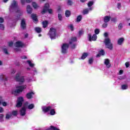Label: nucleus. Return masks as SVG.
Returning a JSON list of instances; mask_svg holds the SVG:
<instances>
[{"instance_id": "nucleus-53", "label": "nucleus", "mask_w": 130, "mask_h": 130, "mask_svg": "<svg viewBox=\"0 0 130 130\" xmlns=\"http://www.w3.org/2000/svg\"><path fill=\"white\" fill-rule=\"evenodd\" d=\"M0 23H4V18L2 17L0 18Z\"/></svg>"}, {"instance_id": "nucleus-26", "label": "nucleus", "mask_w": 130, "mask_h": 130, "mask_svg": "<svg viewBox=\"0 0 130 130\" xmlns=\"http://www.w3.org/2000/svg\"><path fill=\"white\" fill-rule=\"evenodd\" d=\"M128 88V86L127 84H124L121 86V89L122 90H126Z\"/></svg>"}, {"instance_id": "nucleus-25", "label": "nucleus", "mask_w": 130, "mask_h": 130, "mask_svg": "<svg viewBox=\"0 0 130 130\" xmlns=\"http://www.w3.org/2000/svg\"><path fill=\"white\" fill-rule=\"evenodd\" d=\"M87 56H88V53H84L82 54L81 59H85V58H86V57H87Z\"/></svg>"}, {"instance_id": "nucleus-44", "label": "nucleus", "mask_w": 130, "mask_h": 130, "mask_svg": "<svg viewBox=\"0 0 130 130\" xmlns=\"http://www.w3.org/2000/svg\"><path fill=\"white\" fill-rule=\"evenodd\" d=\"M112 22H114V23H115V22H116L117 21V19H116V18H113L111 19Z\"/></svg>"}, {"instance_id": "nucleus-34", "label": "nucleus", "mask_w": 130, "mask_h": 130, "mask_svg": "<svg viewBox=\"0 0 130 130\" xmlns=\"http://www.w3.org/2000/svg\"><path fill=\"white\" fill-rule=\"evenodd\" d=\"M34 108V104H30L28 106V109H33Z\"/></svg>"}, {"instance_id": "nucleus-30", "label": "nucleus", "mask_w": 130, "mask_h": 130, "mask_svg": "<svg viewBox=\"0 0 130 130\" xmlns=\"http://www.w3.org/2000/svg\"><path fill=\"white\" fill-rule=\"evenodd\" d=\"M92 5H94V2H93V1H90L87 4V6L89 7H92Z\"/></svg>"}, {"instance_id": "nucleus-4", "label": "nucleus", "mask_w": 130, "mask_h": 130, "mask_svg": "<svg viewBox=\"0 0 130 130\" xmlns=\"http://www.w3.org/2000/svg\"><path fill=\"white\" fill-rule=\"evenodd\" d=\"M42 110L44 112H48L50 110V114L54 115L55 114V110L54 109H51V107H42Z\"/></svg>"}, {"instance_id": "nucleus-29", "label": "nucleus", "mask_w": 130, "mask_h": 130, "mask_svg": "<svg viewBox=\"0 0 130 130\" xmlns=\"http://www.w3.org/2000/svg\"><path fill=\"white\" fill-rule=\"evenodd\" d=\"M35 31L37 32V33H40L41 32V28L40 27H36L35 28Z\"/></svg>"}, {"instance_id": "nucleus-62", "label": "nucleus", "mask_w": 130, "mask_h": 130, "mask_svg": "<svg viewBox=\"0 0 130 130\" xmlns=\"http://www.w3.org/2000/svg\"><path fill=\"white\" fill-rule=\"evenodd\" d=\"M15 51H19V50H20V49H19V48H16V49H15Z\"/></svg>"}, {"instance_id": "nucleus-37", "label": "nucleus", "mask_w": 130, "mask_h": 130, "mask_svg": "<svg viewBox=\"0 0 130 130\" xmlns=\"http://www.w3.org/2000/svg\"><path fill=\"white\" fill-rule=\"evenodd\" d=\"M58 18L59 21H62V16H61V14H59L58 15Z\"/></svg>"}, {"instance_id": "nucleus-57", "label": "nucleus", "mask_w": 130, "mask_h": 130, "mask_svg": "<svg viewBox=\"0 0 130 130\" xmlns=\"http://www.w3.org/2000/svg\"><path fill=\"white\" fill-rule=\"evenodd\" d=\"M16 73V70H13L11 72V74H15Z\"/></svg>"}, {"instance_id": "nucleus-54", "label": "nucleus", "mask_w": 130, "mask_h": 130, "mask_svg": "<svg viewBox=\"0 0 130 130\" xmlns=\"http://www.w3.org/2000/svg\"><path fill=\"white\" fill-rule=\"evenodd\" d=\"M0 112H4V109L2 107H0Z\"/></svg>"}, {"instance_id": "nucleus-58", "label": "nucleus", "mask_w": 130, "mask_h": 130, "mask_svg": "<svg viewBox=\"0 0 130 130\" xmlns=\"http://www.w3.org/2000/svg\"><path fill=\"white\" fill-rule=\"evenodd\" d=\"M104 36L105 37H107V36H108V34H107V32H105L104 34Z\"/></svg>"}, {"instance_id": "nucleus-36", "label": "nucleus", "mask_w": 130, "mask_h": 130, "mask_svg": "<svg viewBox=\"0 0 130 130\" xmlns=\"http://www.w3.org/2000/svg\"><path fill=\"white\" fill-rule=\"evenodd\" d=\"M83 34H84V30L81 29L80 30H79V36H82V35H83Z\"/></svg>"}, {"instance_id": "nucleus-63", "label": "nucleus", "mask_w": 130, "mask_h": 130, "mask_svg": "<svg viewBox=\"0 0 130 130\" xmlns=\"http://www.w3.org/2000/svg\"><path fill=\"white\" fill-rule=\"evenodd\" d=\"M59 11H60V7L58 6V12H59Z\"/></svg>"}, {"instance_id": "nucleus-28", "label": "nucleus", "mask_w": 130, "mask_h": 130, "mask_svg": "<svg viewBox=\"0 0 130 130\" xmlns=\"http://www.w3.org/2000/svg\"><path fill=\"white\" fill-rule=\"evenodd\" d=\"M100 54L102 55H104L105 53H104V51L103 50H102L100 52V54H98L96 55L97 57H99V56H100Z\"/></svg>"}, {"instance_id": "nucleus-10", "label": "nucleus", "mask_w": 130, "mask_h": 130, "mask_svg": "<svg viewBox=\"0 0 130 130\" xmlns=\"http://www.w3.org/2000/svg\"><path fill=\"white\" fill-rule=\"evenodd\" d=\"M77 41V38H72L69 42V44L71 45L72 48H75L76 47V44L74 43Z\"/></svg>"}, {"instance_id": "nucleus-42", "label": "nucleus", "mask_w": 130, "mask_h": 130, "mask_svg": "<svg viewBox=\"0 0 130 130\" xmlns=\"http://www.w3.org/2000/svg\"><path fill=\"white\" fill-rule=\"evenodd\" d=\"M1 104H2L3 106H7V103L4 102V101H2V103Z\"/></svg>"}, {"instance_id": "nucleus-40", "label": "nucleus", "mask_w": 130, "mask_h": 130, "mask_svg": "<svg viewBox=\"0 0 130 130\" xmlns=\"http://www.w3.org/2000/svg\"><path fill=\"white\" fill-rule=\"evenodd\" d=\"M93 60H94V59H93V58H90L89 59V64H92V63H93Z\"/></svg>"}, {"instance_id": "nucleus-48", "label": "nucleus", "mask_w": 130, "mask_h": 130, "mask_svg": "<svg viewBox=\"0 0 130 130\" xmlns=\"http://www.w3.org/2000/svg\"><path fill=\"white\" fill-rule=\"evenodd\" d=\"M73 4V2L71 1H68V5L69 6H72V4Z\"/></svg>"}, {"instance_id": "nucleus-55", "label": "nucleus", "mask_w": 130, "mask_h": 130, "mask_svg": "<svg viewBox=\"0 0 130 130\" xmlns=\"http://www.w3.org/2000/svg\"><path fill=\"white\" fill-rule=\"evenodd\" d=\"M122 74H123V71L120 70V71H119V75H122Z\"/></svg>"}, {"instance_id": "nucleus-21", "label": "nucleus", "mask_w": 130, "mask_h": 130, "mask_svg": "<svg viewBox=\"0 0 130 130\" xmlns=\"http://www.w3.org/2000/svg\"><path fill=\"white\" fill-rule=\"evenodd\" d=\"M110 21V16H105L104 18V21L105 23H108Z\"/></svg>"}, {"instance_id": "nucleus-11", "label": "nucleus", "mask_w": 130, "mask_h": 130, "mask_svg": "<svg viewBox=\"0 0 130 130\" xmlns=\"http://www.w3.org/2000/svg\"><path fill=\"white\" fill-rule=\"evenodd\" d=\"M88 38L90 41H95V40L97 39V35L94 34L92 37V36L89 34L88 35Z\"/></svg>"}, {"instance_id": "nucleus-32", "label": "nucleus", "mask_w": 130, "mask_h": 130, "mask_svg": "<svg viewBox=\"0 0 130 130\" xmlns=\"http://www.w3.org/2000/svg\"><path fill=\"white\" fill-rule=\"evenodd\" d=\"M81 20H82V15H79L77 18V22H80Z\"/></svg>"}, {"instance_id": "nucleus-6", "label": "nucleus", "mask_w": 130, "mask_h": 130, "mask_svg": "<svg viewBox=\"0 0 130 130\" xmlns=\"http://www.w3.org/2000/svg\"><path fill=\"white\" fill-rule=\"evenodd\" d=\"M48 11L49 14H52V9H49V4L46 3L45 4V6L44 7V9L43 11H42V14L44 15V14H45L46 12Z\"/></svg>"}, {"instance_id": "nucleus-8", "label": "nucleus", "mask_w": 130, "mask_h": 130, "mask_svg": "<svg viewBox=\"0 0 130 130\" xmlns=\"http://www.w3.org/2000/svg\"><path fill=\"white\" fill-rule=\"evenodd\" d=\"M68 48H69V44H63L61 46L62 53H67L68 52Z\"/></svg>"}, {"instance_id": "nucleus-24", "label": "nucleus", "mask_w": 130, "mask_h": 130, "mask_svg": "<svg viewBox=\"0 0 130 130\" xmlns=\"http://www.w3.org/2000/svg\"><path fill=\"white\" fill-rule=\"evenodd\" d=\"M12 117H13L12 114L8 113L6 114V119H10V118H12Z\"/></svg>"}, {"instance_id": "nucleus-50", "label": "nucleus", "mask_w": 130, "mask_h": 130, "mask_svg": "<svg viewBox=\"0 0 130 130\" xmlns=\"http://www.w3.org/2000/svg\"><path fill=\"white\" fill-rule=\"evenodd\" d=\"M125 79V76H122L119 77V80H124Z\"/></svg>"}, {"instance_id": "nucleus-17", "label": "nucleus", "mask_w": 130, "mask_h": 130, "mask_svg": "<svg viewBox=\"0 0 130 130\" xmlns=\"http://www.w3.org/2000/svg\"><path fill=\"white\" fill-rule=\"evenodd\" d=\"M23 46H24V44H23L22 42L18 41V42H16L15 43V46L16 47H22Z\"/></svg>"}, {"instance_id": "nucleus-27", "label": "nucleus", "mask_w": 130, "mask_h": 130, "mask_svg": "<svg viewBox=\"0 0 130 130\" xmlns=\"http://www.w3.org/2000/svg\"><path fill=\"white\" fill-rule=\"evenodd\" d=\"M65 15L67 17H70V16H71V11L69 10H67L66 11Z\"/></svg>"}, {"instance_id": "nucleus-15", "label": "nucleus", "mask_w": 130, "mask_h": 130, "mask_svg": "<svg viewBox=\"0 0 130 130\" xmlns=\"http://www.w3.org/2000/svg\"><path fill=\"white\" fill-rule=\"evenodd\" d=\"M20 115L22 116H24V115H25L26 114V107H23L22 108V109L20 111Z\"/></svg>"}, {"instance_id": "nucleus-61", "label": "nucleus", "mask_w": 130, "mask_h": 130, "mask_svg": "<svg viewBox=\"0 0 130 130\" xmlns=\"http://www.w3.org/2000/svg\"><path fill=\"white\" fill-rule=\"evenodd\" d=\"M32 2V0H26V3H31Z\"/></svg>"}, {"instance_id": "nucleus-64", "label": "nucleus", "mask_w": 130, "mask_h": 130, "mask_svg": "<svg viewBox=\"0 0 130 130\" xmlns=\"http://www.w3.org/2000/svg\"><path fill=\"white\" fill-rule=\"evenodd\" d=\"M2 102H3V100L0 99V105L2 104Z\"/></svg>"}, {"instance_id": "nucleus-19", "label": "nucleus", "mask_w": 130, "mask_h": 130, "mask_svg": "<svg viewBox=\"0 0 130 130\" xmlns=\"http://www.w3.org/2000/svg\"><path fill=\"white\" fill-rule=\"evenodd\" d=\"M92 8H90L89 9H84L83 11V15H87V14H89V12L90 11H92Z\"/></svg>"}, {"instance_id": "nucleus-14", "label": "nucleus", "mask_w": 130, "mask_h": 130, "mask_svg": "<svg viewBox=\"0 0 130 130\" xmlns=\"http://www.w3.org/2000/svg\"><path fill=\"white\" fill-rule=\"evenodd\" d=\"M104 63H105L106 68H107L108 69H109V68H110V67H111V65L110 64V62L109 61V59H105Z\"/></svg>"}, {"instance_id": "nucleus-43", "label": "nucleus", "mask_w": 130, "mask_h": 130, "mask_svg": "<svg viewBox=\"0 0 130 130\" xmlns=\"http://www.w3.org/2000/svg\"><path fill=\"white\" fill-rule=\"evenodd\" d=\"M3 50L6 54H9V52H8V50L7 49L4 48Z\"/></svg>"}, {"instance_id": "nucleus-9", "label": "nucleus", "mask_w": 130, "mask_h": 130, "mask_svg": "<svg viewBox=\"0 0 130 130\" xmlns=\"http://www.w3.org/2000/svg\"><path fill=\"white\" fill-rule=\"evenodd\" d=\"M23 101H24V99L22 97H20L18 98L16 107L18 108L21 107L22 105H23Z\"/></svg>"}, {"instance_id": "nucleus-13", "label": "nucleus", "mask_w": 130, "mask_h": 130, "mask_svg": "<svg viewBox=\"0 0 130 130\" xmlns=\"http://www.w3.org/2000/svg\"><path fill=\"white\" fill-rule=\"evenodd\" d=\"M20 27L22 29H26V20L24 19L21 20Z\"/></svg>"}, {"instance_id": "nucleus-31", "label": "nucleus", "mask_w": 130, "mask_h": 130, "mask_svg": "<svg viewBox=\"0 0 130 130\" xmlns=\"http://www.w3.org/2000/svg\"><path fill=\"white\" fill-rule=\"evenodd\" d=\"M27 62H28L29 67H31V68H33V67H34V64L32 63L31 61L30 60H27Z\"/></svg>"}, {"instance_id": "nucleus-45", "label": "nucleus", "mask_w": 130, "mask_h": 130, "mask_svg": "<svg viewBox=\"0 0 130 130\" xmlns=\"http://www.w3.org/2000/svg\"><path fill=\"white\" fill-rule=\"evenodd\" d=\"M108 26L107 23H104L102 25L103 28H106Z\"/></svg>"}, {"instance_id": "nucleus-56", "label": "nucleus", "mask_w": 130, "mask_h": 130, "mask_svg": "<svg viewBox=\"0 0 130 130\" xmlns=\"http://www.w3.org/2000/svg\"><path fill=\"white\" fill-rule=\"evenodd\" d=\"M21 58H22V59H26V58H27V57L26 56H23L21 57Z\"/></svg>"}, {"instance_id": "nucleus-51", "label": "nucleus", "mask_w": 130, "mask_h": 130, "mask_svg": "<svg viewBox=\"0 0 130 130\" xmlns=\"http://www.w3.org/2000/svg\"><path fill=\"white\" fill-rule=\"evenodd\" d=\"M21 3L22 5H25L26 4V1L25 0H21Z\"/></svg>"}, {"instance_id": "nucleus-5", "label": "nucleus", "mask_w": 130, "mask_h": 130, "mask_svg": "<svg viewBox=\"0 0 130 130\" xmlns=\"http://www.w3.org/2000/svg\"><path fill=\"white\" fill-rule=\"evenodd\" d=\"M51 39H55L56 38V30L54 28H51L48 33Z\"/></svg>"}, {"instance_id": "nucleus-3", "label": "nucleus", "mask_w": 130, "mask_h": 130, "mask_svg": "<svg viewBox=\"0 0 130 130\" xmlns=\"http://www.w3.org/2000/svg\"><path fill=\"white\" fill-rule=\"evenodd\" d=\"M15 80L19 83H24V82H25V78H24V76H22V72H18L17 73L15 77Z\"/></svg>"}, {"instance_id": "nucleus-1", "label": "nucleus", "mask_w": 130, "mask_h": 130, "mask_svg": "<svg viewBox=\"0 0 130 130\" xmlns=\"http://www.w3.org/2000/svg\"><path fill=\"white\" fill-rule=\"evenodd\" d=\"M12 10H14L17 13H21V10H20L19 6H18V3H17V1L15 0L12 1L10 7V11H12Z\"/></svg>"}, {"instance_id": "nucleus-41", "label": "nucleus", "mask_w": 130, "mask_h": 130, "mask_svg": "<svg viewBox=\"0 0 130 130\" xmlns=\"http://www.w3.org/2000/svg\"><path fill=\"white\" fill-rule=\"evenodd\" d=\"M100 32V30H99V29L98 28H96L94 30V33L96 34V35H98L99 34V32Z\"/></svg>"}, {"instance_id": "nucleus-16", "label": "nucleus", "mask_w": 130, "mask_h": 130, "mask_svg": "<svg viewBox=\"0 0 130 130\" xmlns=\"http://www.w3.org/2000/svg\"><path fill=\"white\" fill-rule=\"evenodd\" d=\"M32 7L30 5L26 6V11L28 14H32Z\"/></svg>"}, {"instance_id": "nucleus-49", "label": "nucleus", "mask_w": 130, "mask_h": 130, "mask_svg": "<svg viewBox=\"0 0 130 130\" xmlns=\"http://www.w3.org/2000/svg\"><path fill=\"white\" fill-rule=\"evenodd\" d=\"M121 7V3H118L117 4V8L118 9H120Z\"/></svg>"}, {"instance_id": "nucleus-47", "label": "nucleus", "mask_w": 130, "mask_h": 130, "mask_svg": "<svg viewBox=\"0 0 130 130\" xmlns=\"http://www.w3.org/2000/svg\"><path fill=\"white\" fill-rule=\"evenodd\" d=\"M13 42H10L9 43H8V45L10 47L13 46Z\"/></svg>"}, {"instance_id": "nucleus-39", "label": "nucleus", "mask_w": 130, "mask_h": 130, "mask_svg": "<svg viewBox=\"0 0 130 130\" xmlns=\"http://www.w3.org/2000/svg\"><path fill=\"white\" fill-rule=\"evenodd\" d=\"M0 29L1 30H5V26H4V24L0 23Z\"/></svg>"}, {"instance_id": "nucleus-18", "label": "nucleus", "mask_w": 130, "mask_h": 130, "mask_svg": "<svg viewBox=\"0 0 130 130\" xmlns=\"http://www.w3.org/2000/svg\"><path fill=\"white\" fill-rule=\"evenodd\" d=\"M33 95H34V92H28L27 94H26V98L27 99H31L33 98Z\"/></svg>"}, {"instance_id": "nucleus-60", "label": "nucleus", "mask_w": 130, "mask_h": 130, "mask_svg": "<svg viewBox=\"0 0 130 130\" xmlns=\"http://www.w3.org/2000/svg\"><path fill=\"white\" fill-rule=\"evenodd\" d=\"M87 0H80V2H81V3H85V2H86Z\"/></svg>"}, {"instance_id": "nucleus-33", "label": "nucleus", "mask_w": 130, "mask_h": 130, "mask_svg": "<svg viewBox=\"0 0 130 130\" xmlns=\"http://www.w3.org/2000/svg\"><path fill=\"white\" fill-rule=\"evenodd\" d=\"M12 115H14V116H16V115H17L18 114V111H13L12 112Z\"/></svg>"}, {"instance_id": "nucleus-7", "label": "nucleus", "mask_w": 130, "mask_h": 130, "mask_svg": "<svg viewBox=\"0 0 130 130\" xmlns=\"http://www.w3.org/2000/svg\"><path fill=\"white\" fill-rule=\"evenodd\" d=\"M27 88V86L25 85H23L21 86H16V89L14 90V93H21V92H23V90L24 89H26Z\"/></svg>"}, {"instance_id": "nucleus-35", "label": "nucleus", "mask_w": 130, "mask_h": 130, "mask_svg": "<svg viewBox=\"0 0 130 130\" xmlns=\"http://www.w3.org/2000/svg\"><path fill=\"white\" fill-rule=\"evenodd\" d=\"M69 28L71 31H74V25H73V24H70L69 25Z\"/></svg>"}, {"instance_id": "nucleus-12", "label": "nucleus", "mask_w": 130, "mask_h": 130, "mask_svg": "<svg viewBox=\"0 0 130 130\" xmlns=\"http://www.w3.org/2000/svg\"><path fill=\"white\" fill-rule=\"evenodd\" d=\"M123 42H124V38H120L118 39L117 41V44H118V45H122V44H123Z\"/></svg>"}, {"instance_id": "nucleus-52", "label": "nucleus", "mask_w": 130, "mask_h": 130, "mask_svg": "<svg viewBox=\"0 0 130 130\" xmlns=\"http://www.w3.org/2000/svg\"><path fill=\"white\" fill-rule=\"evenodd\" d=\"M119 29H121L122 28V23H119L118 25Z\"/></svg>"}, {"instance_id": "nucleus-46", "label": "nucleus", "mask_w": 130, "mask_h": 130, "mask_svg": "<svg viewBox=\"0 0 130 130\" xmlns=\"http://www.w3.org/2000/svg\"><path fill=\"white\" fill-rule=\"evenodd\" d=\"M125 66L126 68H128V67H129V62H126L125 63Z\"/></svg>"}, {"instance_id": "nucleus-20", "label": "nucleus", "mask_w": 130, "mask_h": 130, "mask_svg": "<svg viewBox=\"0 0 130 130\" xmlns=\"http://www.w3.org/2000/svg\"><path fill=\"white\" fill-rule=\"evenodd\" d=\"M31 18L32 19L35 23H36V22H37L38 19H37V16H36V14H31Z\"/></svg>"}, {"instance_id": "nucleus-2", "label": "nucleus", "mask_w": 130, "mask_h": 130, "mask_svg": "<svg viewBox=\"0 0 130 130\" xmlns=\"http://www.w3.org/2000/svg\"><path fill=\"white\" fill-rule=\"evenodd\" d=\"M104 43L106 46V48H108L110 50L113 49V44L111 43L110 39L107 38L104 40Z\"/></svg>"}, {"instance_id": "nucleus-38", "label": "nucleus", "mask_w": 130, "mask_h": 130, "mask_svg": "<svg viewBox=\"0 0 130 130\" xmlns=\"http://www.w3.org/2000/svg\"><path fill=\"white\" fill-rule=\"evenodd\" d=\"M0 78H1V80H7V78H6V76H5L4 75H1Z\"/></svg>"}, {"instance_id": "nucleus-22", "label": "nucleus", "mask_w": 130, "mask_h": 130, "mask_svg": "<svg viewBox=\"0 0 130 130\" xmlns=\"http://www.w3.org/2000/svg\"><path fill=\"white\" fill-rule=\"evenodd\" d=\"M32 6L33 8H35L36 10H37V9H38V8H39V6H38L37 3L36 2H32Z\"/></svg>"}, {"instance_id": "nucleus-59", "label": "nucleus", "mask_w": 130, "mask_h": 130, "mask_svg": "<svg viewBox=\"0 0 130 130\" xmlns=\"http://www.w3.org/2000/svg\"><path fill=\"white\" fill-rule=\"evenodd\" d=\"M4 118V115L3 114H1L0 115V118L2 119Z\"/></svg>"}, {"instance_id": "nucleus-23", "label": "nucleus", "mask_w": 130, "mask_h": 130, "mask_svg": "<svg viewBox=\"0 0 130 130\" xmlns=\"http://www.w3.org/2000/svg\"><path fill=\"white\" fill-rule=\"evenodd\" d=\"M43 28H46L47 27V25H48V22L46 20L43 21Z\"/></svg>"}]
</instances>
